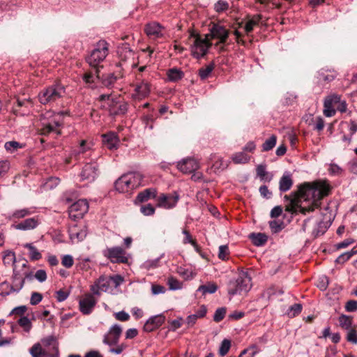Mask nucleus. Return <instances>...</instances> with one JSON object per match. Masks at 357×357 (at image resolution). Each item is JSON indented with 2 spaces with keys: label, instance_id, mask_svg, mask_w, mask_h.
<instances>
[{
  "label": "nucleus",
  "instance_id": "nucleus-21",
  "mask_svg": "<svg viewBox=\"0 0 357 357\" xmlns=\"http://www.w3.org/2000/svg\"><path fill=\"white\" fill-rule=\"evenodd\" d=\"M110 286V280L105 276H101L91 286V290L93 294L100 295L102 291H107Z\"/></svg>",
  "mask_w": 357,
  "mask_h": 357
},
{
  "label": "nucleus",
  "instance_id": "nucleus-42",
  "mask_svg": "<svg viewBox=\"0 0 357 357\" xmlns=\"http://www.w3.org/2000/svg\"><path fill=\"white\" fill-rule=\"evenodd\" d=\"M3 261L6 265L16 264V258L15 252L7 250L4 252Z\"/></svg>",
  "mask_w": 357,
  "mask_h": 357
},
{
  "label": "nucleus",
  "instance_id": "nucleus-7",
  "mask_svg": "<svg viewBox=\"0 0 357 357\" xmlns=\"http://www.w3.org/2000/svg\"><path fill=\"white\" fill-rule=\"evenodd\" d=\"M229 31L220 24H215L210 29L208 36L210 41L213 39L218 40L216 45L225 44L228 39Z\"/></svg>",
  "mask_w": 357,
  "mask_h": 357
},
{
  "label": "nucleus",
  "instance_id": "nucleus-32",
  "mask_svg": "<svg viewBox=\"0 0 357 357\" xmlns=\"http://www.w3.org/2000/svg\"><path fill=\"white\" fill-rule=\"evenodd\" d=\"M352 321V317L351 316L341 314L338 318L340 326L344 330L349 331L351 328Z\"/></svg>",
  "mask_w": 357,
  "mask_h": 357
},
{
  "label": "nucleus",
  "instance_id": "nucleus-49",
  "mask_svg": "<svg viewBox=\"0 0 357 357\" xmlns=\"http://www.w3.org/2000/svg\"><path fill=\"white\" fill-rule=\"evenodd\" d=\"M230 347H231L230 340H229L227 339H225L224 340H222V342H221L220 349H219L220 356H225L228 353V351L230 349Z\"/></svg>",
  "mask_w": 357,
  "mask_h": 357
},
{
  "label": "nucleus",
  "instance_id": "nucleus-11",
  "mask_svg": "<svg viewBox=\"0 0 357 357\" xmlns=\"http://www.w3.org/2000/svg\"><path fill=\"white\" fill-rule=\"evenodd\" d=\"M178 200L179 195L176 192L173 194H162L157 199V206L165 209H170L176 205Z\"/></svg>",
  "mask_w": 357,
  "mask_h": 357
},
{
  "label": "nucleus",
  "instance_id": "nucleus-63",
  "mask_svg": "<svg viewBox=\"0 0 357 357\" xmlns=\"http://www.w3.org/2000/svg\"><path fill=\"white\" fill-rule=\"evenodd\" d=\"M115 318L121 321H126L130 319V315L125 311H120L114 314Z\"/></svg>",
  "mask_w": 357,
  "mask_h": 357
},
{
  "label": "nucleus",
  "instance_id": "nucleus-29",
  "mask_svg": "<svg viewBox=\"0 0 357 357\" xmlns=\"http://www.w3.org/2000/svg\"><path fill=\"white\" fill-rule=\"evenodd\" d=\"M34 210L31 208H24L14 211L10 215V219H20L33 213Z\"/></svg>",
  "mask_w": 357,
  "mask_h": 357
},
{
  "label": "nucleus",
  "instance_id": "nucleus-5",
  "mask_svg": "<svg viewBox=\"0 0 357 357\" xmlns=\"http://www.w3.org/2000/svg\"><path fill=\"white\" fill-rule=\"evenodd\" d=\"M66 93L64 86L60 84H53L43 89L38 95L39 101L43 105L52 103L63 97Z\"/></svg>",
  "mask_w": 357,
  "mask_h": 357
},
{
  "label": "nucleus",
  "instance_id": "nucleus-36",
  "mask_svg": "<svg viewBox=\"0 0 357 357\" xmlns=\"http://www.w3.org/2000/svg\"><path fill=\"white\" fill-rule=\"evenodd\" d=\"M155 196L156 190L153 188H148L138 194L137 199L139 202H145L151 197H155Z\"/></svg>",
  "mask_w": 357,
  "mask_h": 357
},
{
  "label": "nucleus",
  "instance_id": "nucleus-6",
  "mask_svg": "<svg viewBox=\"0 0 357 357\" xmlns=\"http://www.w3.org/2000/svg\"><path fill=\"white\" fill-rule=\"evenodd\" d=\"M109 44L105 40H100L87 58L89 64L98 68V65L105 60L108 54Z\"/></svg>",
  "mask_w": 357,
  "mask_h": 357
},
{
  "label": "nucleus",
  "instance_id": "nucleus-43",
  "mask_svg": "<svg viewBox=\"0 0 357 357\" xmlns=\"http://www.w3.org/2000/svg\"><path fill=\"white\" fill-rule=\"evenodd\" d=\"M167 77L170 81L176 82L182 78L183 73L176 68H172L168 70Z\"/></svg>",
  "mask_w": 357,
  "mask_h": 357
},
{
  "label": "nucleus",
  "instance_id": "nucleus-4",
  "mask_svg": "<svg viewBox=\"0 0 357 357\" xmlns=\"http://www.w3.org/2000/svg\"><path fill=\"white\" fill-rule=\"evenodd\" d=\"M142 176L139 172H129L119 178L115 183V189L120 193H128L139 187Z\"/></svg>",
  "mask_w": 357,
  "mask_h": 357
},
{
  "label": "nucleus",
  "instance_id": "nucleus-47",
  "mask_svg": "<svg viewBox=\"0 0 357 357\" xmlns=\"http://www.w3.org/2000/svg\"><path fill=\"white\" fill-rule=\"evenodd\" d=\"M302 308L303 307L301 304L295 303L289 307L287 314L289 317H294L301 312Z\"/></svg>",
  "mask_w": 357,
  "mask_h": 357
},
{
  "label": "nucleus",
  "instance_id": "nucleus-33",
  "mask_svg": "<svg viewBox=\"0 0 357 357\" xmlns=\"http://www.w3.org/2000/svg\"><path fill=\"white\" fill-rule=\"evenodd\" d=\"M116 107H111L110 114L112 115H119L125 114L128 110V105L126 102H119L116 98Z\"/></svg>",
  "mask_w": 357,
  "mask_h": 357
},
{
  "label": "nucleus",
  "instance_id": "nucleus-13",
  "mask_svg": "<svg viewBox=\"0 0 357 357\" xmlns=\"http://www.w3.org/2000/svg\"><path fill=\"white\" fill-rule=\"evenodd\" d=\"M122 333L120 325H113L103 337V343L109 346L116 345Z\"/></svg>",
  "mask_w": 357,
  "mask_h": 357
},
{
  "label": "nucleus",
  "instance_id": "nucleus-41",
  "mask_svg": "<svg viewBox=\"0 0 357 357\" xmlns=\"http://www.w3.org/2000/svg\"><path fill=\"white\" fill-rule=\"evenodd\" d=\"M217 289L218 287L215 284L208 283L207 284L201 285L198 288L197 291H201L203 294H206L207 293L213 294L217 291Z\"/></svg>",
  "mask_w": 357,
  "mask_h": 357
},
{
  "label": "nucleus",
  "instance_id": "nucleus-59",
  "mask_svg": "<svg viewBox=\"0 0 357 357\" xmlns=\"http://www.w3.org/2000/svg\"><path fill=\"white\" fill-rule=\"evenodd\" d=\"M347 340L349 342L357 344V332L353 328L349 329L347 335Z\"/></svg>",
  "mask_w": 357,
  "mask_h": 357
},
{
  "label": "nucleus",
  "instance_id": "nucleus-45",
  "mask_svg": "<svg viewBox=\"0 0 357 357\" xmlns=\"http://www.w3.org/2000/svg\"><path fill=\"white\" fill-rule=\"evenodd\" d=\"M277 137L275 135H271L267 139L262 145V150L264 151H268L271 150L276 144Z\"/></svg>",
  "mask_w": 357,
  "mask_h": 357
},
{
  "label": "nucleus",
  "instance_id": "nucleus-18",
  "mask_svg": "<svg viewBox=\"0 0 357 357\" xmlns=\"http://www.w3.org/2000/svg\"><path fill=\"white\" fill-rule=\"evenodd\" d=\"M199 167V162L194 158L183 159L177 163V168L184 174H190Z\"/></svg>",
  "mask_w": 357,
  "mask_h": 357
},
{
  "label": "nucleus",
  "instance_id": "nucleus-1",
  "mask_svg": "<svg viewBox=\"0 0 357 357\" xmlns=\"http://www.w3.org/2000/svg\"><path fill=\"white\" fill-rule=\"evenodd\" d=\"M329 191L330 187L326 182L305 183L299 186L298 193L293 197H284L289 201L286 205V211L291 213L301 212L303 214L312 211L319 206L320 200L327 196Z\"/></svg>",
  "mask_w": 357,
  "mask_h": 357
},
{
  "label": "nucleus",
  "instance_id": "nucleus-8",
  "mask_svg": "<svg viewBox=\"0 0 357 357\" xmlns=\"http://www.w3.org/2000/svg\"><path fill=\"white\" fill-rule=\"evenodd\" d=\"M88 210L89 204L87 201L86 199H79L69 207V217L73 220H77L82 218Z\"/></svg>",
  "mask_w": 357,
  "mask_h": 357
},
{
  "label": "nucleus",
  "instance_id": "nucleus-20",
  "mask_svg": "<svg viewBox=\"0 0 357 357\" xmlns=\"http://www.w3.org/2000/svg\"><path fill=\"white\" fill-rule=\"evenodd\" d=\"M150 91L149 84L144 80H142L136 85L135 92L132 93V96L135 99L142 100L147 97Z\"/></svg>",
  "mask_w": 357,
  "mask_h": 357
},
{
  "label": "nucleus",
  "instance_id": "nucleus-27",
  "mask_svg": "<svg viewBox=\"0 0 357 357\" xmlns=\"http://www.w3.org/2000/svg\"><path fill=\"white\" fill-rule=\"evenodd\" d=\"M252 243L256 246H262L268 241V236L264 233H252L249 236Z\"/></svg>",
  "mask_w": 357,
  "mask_h": 357
},
{
  "label": "nucleus",
  "instance_id": "nucleus-30",
  "mask_svg": "<svg viewBox=\"0 0 357 357\" xmlns=\"http://www.w3.org/2000/svg\"><path fill=\"white\" fill-rule=\"evenodd\" d=\"M261 20V16L260 15H255L252 16L250 19H249L244 26V30L247 34L252 31L254 27L259 24V22Z\"/></svg>",
  "mask_w": 357,
  "mask_h": 357
},
{
  "label": "nucleus",
  "instance_id": "nucleus-23",
  "mask_svg": "<svg viewBox=\"0 0 357 357\" xmlns=\"http://www.w3.org/2000/svg\"><path fill=\"white\" fill-rule=\"evenodd\" d=\"M61 123L59 121H56L55 119L48 122L47 123H44L43 128H41V134L42 135H48L50 133H55L56 135H60L61 132L59 129Z\"/></svg>",
  "mask_w": 357,
  "mask_h": 357
},
{
  "label": "nucleus",
  "instance_id": "nucleus-60",
  "mask_svg": "<svg viewBox=\"0 0 357 357\" xmlns=\"http://www.w3.org/2000/svg\"><path fill=\"white\" fill-rule=\"evenodd\" d=\"M43 299V296L41 294L38 292H33L31 298L30 303L33 305H36L38 304Z\"/></svg>",
  "mask_w": 357,
  "mask_h": 357
},
{
  "label": "nucleus",
  "instance_id": "nucleus-54",
  "mask_svg": "<svg viewBox=\"0 0 357 357\" xmlns=\"http://www.w3.org/2000/svg\"><path fill=\"white\" fill-rule=\"evenodd\" d=\"M229 8V4L225 1H218L214 6V9L216 12L220 13L227 10Z\"/></svg>",
  "mask_w": 357,
  "mask_h": 357
},
{
  "label": "nucleus",
  "instance_id": "nucleus-52",
  "mask_svg": "<svg viewBox=\"0 0 357 357\" xmlns=\"http://www.w3.org/2000/svg\"><path fill=\"white\" fill-rule=\"evenodd\" d=\"M229 255V247L227 245H222L219 247L218 257L222 260L228 259Z\"/></svg>",
  "mask_w": 357,
  "mask_h": 357
},
{
  "label": "nucleus",
  "instance_id": "nucleus-48",
  "mask_svg": "<svg viewBox=\"0 0 357 357\" xmlns=\"http://www.w3.org/2000/svg\"><path fill=\"white\" fill-rule=\"evenodd\" d=\"M30 354L33 357H40L45 355V351L42 348L40 343H36L30 349Z\"/></svg>",
  "mask_w": 357,
  "mask_h": 357
},
{
  "label": "nucleus",
  "instance_id": "nucleus-9",
  "mask_svg": "<svg viewBox=\"0 0 357 357\" xmlns=\"http://www.w3.org/2000/svg\"><path fill=\"white\" fill-rule=\"evenodd\" d=\"M103 255L112 263H127L128 257L125 251L121 247H113L103 250Z\"/></svg>",
  "mask_w": 357,
  "mask_h": 357
},
{
  "label": "nucleus",
  "instance_id": "nucleus-57",
  "mask_svg": "<svg viewBox=\"0 0 357 357\" xmlns=\"http://www.w3.org/2000/svg\"><path fill=\"white\" fill-rule=\"evenodd\" d=\"M73 263H74V260L71 255H66L63 257L61 264L66 268H69L72 267L73 265Z\"/></svg>",
  "mask_w": 357,
  "mask_h": 357
},
{
  "label": "nucleus",
  "instance_id": "nucleus-17",
  "mask_svg": "<svg viewBox=\"0 0 357 357\" xmlns=\"http://www.w3.org/2000/svg\"><path fill=\"white\" fill-rule=\"evenodd\" d=\"M69 236L73 243H79L86 236V228L85 226L71 225L68 229Z\"/></svg>",
  "mask_w": 357,
  "mask_h": 357
},
{
  "label": "nucleus",
  "instance_id": "nucleus-31",
  "mask_svg": "<svg viewBox=\"0 0 357 357\" xmlns=\"http://www.w3.org/2000/svg\"><path fill=\"white\" fill-rule=\"evenodd\" d=\"M25 248L29 250V256L32 261L39 260L42 257L41 253L32 243H26L24 245Z\"/></svg>",
  "mask_w": 357,
  "mask_h": 357
},
{
  "label": "nucleus",
  "instance_id": "nucleus-40",
  "mask_svg": "<svg viewBox=\"0 0 357 357\" xmlns=\"http://www.w3.org/2000/svg\"><path fill=\"white\" fill-rule=\"evenodd\" d=\"M24 146L17 141H9L5 143L4 148L8 152L13 153Z\"/></svg>",
  "mask_w": 357,
  "mask_h": 357
},
{
  "label": "nucleus",
  "instance_id": "nucleus-35",
  "mask_svg": "<svg viewBox=\"0 0 357 357\" xmlns=\"http://www.w3.org/2000/svg\"><path fill=\"white\" fill-rule=\"evenodd\" d=\"M337 76V73L333 70H321L319 73V80L321 81H324V82H331L333 81Z\"/></svg>",
  "mask_w": 357,
  "mask_h": 357
},
{
  "label": "nucleus",
  "instance_id": "nucleus-56",
  "mask_svg": "<svg viewBox=\"0 0 357 357\" xmlns=\"http://www.w3.org/2000/svg\"><path fill=\"white\" fill-rule=\"evenodd\" d=\"M329 283L328 277L322 275L319 277L317 286L322 291L326 289Z\"/></svg>",
  "mask_w": 357,
  "mask_h": 357
},
{
  "label": "nucleus",
  "instance_id": "nucleus-46",
  "mask_svg": "<svg viewBox=\"0 0 357 357\" xmlns=\"http://www.w3.org/2000/svg\"><path fill=\"white\" fill-rule=\"evenodd\" d=\"M357 254V250H354V249L346 252L342 255H340L335 260V261L338 264H344L352 256Z\"/></svg>",
  "mask_w": 357,
  "mask_h": 357
},
{
  "label": "nucleus",
  "instance_id": "nucleus-12",
  "mask_svg": "<svg viewBox=\"0 0 357 357\" xmlns=\"http://www.w3.org/2000/svg\"><path fill=\"white\" fill-rule=\"evenodd\" d=\"M144 31L151 39H158L164 36L165 29L156 22H151L146 24Z\"/></svg>",
  "mask_w": 357,
  "mask_h": 357
},
{
  "label": "nucleus",
  "instance_id": "nucleus-22",
  "mask_svg": "<svg viewBox=\"0 0 357 357\" xmlns=\"http://www.w3.org/2000/svg\"><path fill=\"white\" fill-rule=\"evenodd\" d=\"M40 220L38 217L27 218L16 225L13 227L17 230L27 231L31 230L36 228L40 224Z\"/></svg>",
  "mask_w": 357,
  "mask_h": 357
},
{
  "label": "nucleus",
  "instance_id": "nucleus-61",
  "mask_svg": "<svg viewBox=\"0 0 357 357\" xmlns=\"http://www.w3.org/2000/svg\"><path fill=\"white\" fill-rule=\"evenodd\" d=\"M33 278H35L40 282H45L47 279V274L45 271L44 270H38L35 275H33Z\"/></svg>",
  "mask_w": 357,
  "mask_h": 357
},
{
  "label": "nucleus",
  "instance_id": "nucleus-39",
  "mask_svg": "<svg viewBox=\"0 0 357 357\" xmlns=\"http://www.w3.org/2000/svg\"><path fill=\"white\" fill-rule=\"evenodd\" d=\"M215 64L210 63L208 65L199 70V75L202 79H206L209 77L212 71L214 70Z\"/></svg>",
  "mask_w": 357,
  "mask_h": 357
},
{
  "label": "nucleus",
  "instance_id": "nucleus-62",
  "mask_svg": "<svg viewBox=\"0 0 357 357\" xmlns=\"http://www.w3.org/2000/svg\"><path fill=\"white\" fill-rule=\"evenodd\" d=\"M69 296V293L63 291V290H59L56 292V298L59 302L64 301L67 299V298Z\"/></svg>",
  "mask_w": 357,
  "mask_h": 357
},
{
  "label": "nucleus",
  "instance_id": "nucleus-55",
  "mask_svg": "<svg viewBox=\"0 0 357 357\" xmlns=\"http://www.w3.org/2000/svg\"><path fill=\"white\" fill-rule=\"evenodd\" d=\"M226 314V310L224 307L218 308L215 310L213 315V320L216 322L222 321Z\"/></svg>",
  "mask_w": 357,
  "mask_h": 357
},
{
  "label": "nucleus",
  "instance_id": "nucleus-34",
  "mask_svg": "<svg viewBox=\"0 0 357 357\" xmlns=\"http://www.w3.org/2000/svg\"><path fill=\"white\" fill-rule=\"evenodd\" d=\"M100 78L99 69L97 68L94 70V72L86 73L83 76V79L87 84H93L96 79Z\"/></svg>",
  "mask_w": 357,
  "mask_h": 357
},
{
  "label": "nucleus",
  "instance_id": "nucleus-53",
  "mask_svg": "<svg viewBox=\"0 0 357 357\" xmlns=\"http://www.w3.org/2000/svg\"><path fill=\"white\" fill-rule=\"evenodd\" d=\"M140 211L144 215H151L155 213V208L151 204H144L141 206Z\"/></svg>",
  "mask_w": 357,
  "mask_h": 357
},
{
  "label": "nucleus",
  "instance_id": "nucleus-24",
  "mask_svg": "<svg viewBox=\"0 0 357 357\" xmlns=\"http://www.w3.org/2000/svg\"><path fill=\"white\" fill-rule=\"evenodd\" d=\"M105 145L110 150L116 149L119 144V139L114 132H108L102 135Z\"/></svg>",
  "mask_w": 357,
  "mask_h": 357
},
{
  "label": "nucleus",
  "instance_id": "nucleus-28",
  "mask_svg": "<svg viewBox=\"0 0 357 357\" xmlns=\"http://www.w3.org/2000/svg\"><path fill=\"white\" fill-rule=\"evenodd\" d=\"M26 280V278H24L22 277H19L15 275H13L12 277V285L10 287V291L11 292H18L20 291L24 287V284L25 283V281Z\"/></svg>",
  "mask_w": 357,
  "mask_h": 357
},
{
  "label": "nucleus",
  "instance_id": "nucleus-51",
  "mask_svg": "<svg viewBox=\"0 0 357 357\" xmlns=\"http://www.w3.org/2000/svg\"><path fill=\"white\" fill-rule=\"evenodd\" d=\"M269 226L273 233H278L283 229V222L278 220L269 222Z\"/></svg>",
  "mask_w": 357,
  "mask_h": 357
},
{
  "label": "nucleus",
  "instance_id": "nucleus-14",
  "mask_svg": "<svg viewBox=\"0 0 357 357\" xmlns=\"http://www.w3.org/2000/svg\"><path fill=\"white\" fill-rule=\"evenodd\" d=\"M337 102H340V95L337 94H332L325 98L323 113L326 117H331L335 114V107L337 105Z\"/></svg>",
  "mask_w": 357,
  "mask_h": 357
},
{
  "label": "nucleus",
  "instance_id": "nucleus-58",
  "mask_svg": "<svg viewBox=\"0 0 357 357\" xmlns=\"http://www.w3.org/2000/svg\"><path fill=\"white\" fill-rule=\"evenodd\" d=\"M159 258L154 259H149L146 261L143 266L146 269H151L158 267L159 264Z\"/></svg>",
  "mask_w": 357,
  "mask_h": 357
},
{
  "label": "nucleus",
  "instance_id": "nucleus-50",
  "mask_svg": "<svg viewBox=\"0 0 357 357\" xmlns=\"http://www.w3.org/2000/svg\"><path fill=\"white\" fill-rule=\"evenodd\" d=\"M167 284L171 290H178L181 289L182 284L176 278L170 277L168 278Z\"/></svg>",
  "mask_w": 357,
  "mask_h": 357
},
{
  "label": "nucleus",
  "instance_id": "nucleus-10",
  "mask_svg": "<svg viewBox=\"0 0 357 357\" xmlns=\"http://www.w3.org/2000/svg\"><path fill=\"white\" fill-rule=\"evenodd\" d=\"M13 274L26 278L27 281H31L33 278L32 270L27 264L25 259H21L13 266Z\"/></svg>",
  "mask_w": 357,
  "mask_h": 357
},
{
  "label": "nucleus",
  "instance_id": "nucleus-38",
  "mask_svg": "<svg viewBox=\"0 0 357 357\" xmlns=\"http://www.w3.org/2000/svg\"><path fill=\"white\" fill-rule=\"evenodd\" d=\"M17 324L20 327L22 328L23 331L26 333H29L32 328V323L31 320L25 316L21 317L17 320Z\"/></svg>",
  "mask_w": 357,
  "mask_h": 357
},
{
  "label": "nucleus",
  "instance_id": "nucleus-26",
  "mask_svg": "<svg viewBox=\"0 0 357 357\" xmlns=\"http://www.w3.org/2000/svg\"><path fill=\"white\" fill-rule=\"evenodd\" d=\"M256 172L261 181L270 182L273 179V175L266 171V166L265 165H257Z\"/></svg>",
  "mask_w": 357,
  "mask_h": 357
},
{
  "label": "nucleus",
  "instance_id": "nucleus-2",
  "mask_svg": "<svg viewBox=\"0 0 357 357\" xmlns=\"http://www.w3.org/2000/svg\"><path fill=\"white\" fill-rule=\"evenodd\" d=\"M188 43L190 45L191 55L199 59L204 57L208 52L212 45L208 36L206 34L200 35L198 33H191L188 39Z\"/></svg>",
  "mask_w": 357,
  "mask_h": 357
},
{
  "label": "nucleus",
  "instance_id": "nucleus-3",
  "mask_svg": "<svg viewBox=\"0 0 357 357\" xmlns=\"http://www.w3.org/2000/svg\"><path fill=\"white\" fill-rule=\"evenodd\" d=\"M252 287L251 278L245 271L238 272L236 279L230 280L227 291L230 296L244 294L248 293Z\"/></svg>",
  "mask_w": 357,
  "mask_h": 357
},
{
  "label": "nucleus",
  "instance_id": "nucleus-19",
  "mask_svg": "<svg viewBox=\"0 0 357 357\" xmlns=\"http://www.w3.org/2000/svg\"><path fill=\"white\" fill-rule=\"evenodd\" d=\"M165 317L163 314H160L150 317L144 325V331L146 332H151L163 324Z\"/></svg>",
  "mask_w": 357,
  "mask_h": 357
},
{
  "label": "nucleus",
  "instance_id": "nucleus-64",
  "mask_svg": "<svg viewBox=\"0 0 357 357\" xmlns=\"http://www.w3.org/2000/svg\"><path fill=\"white\" fill-rule=\"evenodd\" d=\"M345 310L347 312H355L357 310V301L351 300L347 302L345 305Z\"/></svg>",
  "mask_w": 357,
  "mask_h": 357
},
{
  "label": "nucleus",
  "instance_id": "nucleus-25",
  "mask_svg": "<svg viewBox=\"0 0 357 357\" xmlns=\"http://www.w3.org/2000/svg\"><path fill=\"white\" fill-rule=\"evenodd\" d=\"M293 185V180L289 172H286L283 174L279 181V190L284 192L288 191Z\"/></svg>",
  "mask_w": 357,
  "mask_h": 357
},
{
  "label": "nucleus",
  "instance_id": "nucleus-44",
  "mask_svg": "<svg viewBox=\"0 0 357 357\" xmlns=\"http://www.w3.org/2000/svg\"><path fill=\"white\" fill-rule=\"evenodd\" d=\"M259 349L255 344L250 346L249 348L244 349L241 351L239 357H254L257 353H259Z\"/></svg>",
  "mask_w": 357,
  "mask_h": 357
},
{
  "label": "nucleus",
  "instance_id": "nucleus-37",
  "mask_svg": "<svg viewBox=\"0 0 357 357\" xmlns=\"http://www.w3.org/2000/svg\"><path fill=\"white\" fill-rule=\"evenodd\" d=\"M250 157L244 151L234 154L231 157L233 162L236 164L246 163L250 160Z\"/></svg>",
  "mask_w": 357,
  "mask_h": 357
},
{
  "label": "nucleus",
  "instance_id": "nucleus-16",
  "mask_svg": "<svg viewBox=\"0 0 357 357\" xmlns=\"http://www.w3.org/2000/svg\"><path fill=\"white\" fill-rule=\"evenodd\" d=\"M98 176V165L96 163L86 164L80 173L81 180L91 183Z\"/></svg>",
  "mask_w": 357,
  "mask_h": 357
},
{
  "label": "nucleus",
  "instance_id": "nucleus-15",
  "mask_svg": "<svg viewBox=\"0 0 357 357\" xmlns=\"http://www.w3.org/2000/svg\"><path fill=\"white\" fill-rule=\"evenodd\" d=\"M97 303L93 295L87 294L79 301V310L83 314H89L92 312Z\"/></svg>",
  "mask_w": 357,
  "mask_h": 357
}]
</instances>
